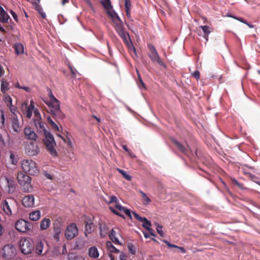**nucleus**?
I'll use <instances>...</instances> for the list:
<instances>
[{"label":"nucleus","mask_w":260,"mask_h":260,"mask_svg":"<svg viewBox=\"0 0 260 260\" xmlns=\"http://www.w3.org/2000/svg\"><path fill=\"white\" fill-rule=\"evenodd\" d=\"M4 101L8 106H12V100L9 95L5 94L4 95Z\"/></svg>","instance_id":"obj_42"},{"label":"nucleus","mask_w":260,"mask_h":260,"mask_svg":"<svg viewBox=\"0 0 260 260\" xmlns=\"http://www.w3.org/2000/svg\"><path fill=\"white\" fill-rule=\"evenodd\" d=\"M27 108V104L26 103H23L21 105V110L23 113L24 111L26 110Z\"/></svg>","instance_id":"obj_54"},{"label":"nucleus","mask_w":260,"mask_h":260,"mask_svg":"<svg viewBox=\"0 0 260 260\" xmlns=\"http://www.w3.org/2000/svg\"><path fill=\"white\" fill-rule=\"evenodd\" d=\"M12 126L15 132H18L19 128V121L17 116H14L12 121Z\"/></svg>","instance_id":"obj_27"},{"label":"nucleus","mask_w":260,"mask_h":260,"mask_svg":"<svg viewBox=\"0 0 260 260\" xmlns=\"http://www.w3.org/2000/svg\"><path fill=\"white\" fill-rule=\"evenodd\" d=\"M109 237L110 239L112 241L113 243L115 244H119V241L117 238L116 237V232L114 230H112L109 233Z\"/></svg>","instance_id":"obj_35"},{"label":"nucleus","mask_w":260,"mask_h":260,"mask_svg":"<svg viewBox=\"0 0 260 260\" xmlns=\"http://www.w3.org/2000/svg\"><path fill=\"white\" fill-rule=\"evenodd\" d=\"M138 85L140 88H145V84L143 82L142 79H140V80L139 81V82L138 83Z\"/></svg>","instance_id":"obj_58"},{"label":"nucleus","mask_w":260,"mask_h":260,"mask_svg":"<svg viewBox=\"0 0 260 260\" xmlns=\"http://www.w3.org/2000/svg\"><path fill=\"white\" fill-rule=\"evenodd\" d=\"M2 253L3 257L6 259H11L15 257L16 250L13 245L7 244L3 247Z\"/></svg>","instance_id":"obj_7"},{"label":"nucleus","mask_w":260,"mask_h":260,"mask_svg":"<svg viewBox=\"0 0 260 260\" xmlns=\"http://www.w3.org/2000/svg\"><path fill=\"white\" fill-rule=\"evenodd\" d=\"M110 18L114 23V27L117 33L124 30L123 23L117 14L113 15L112 17H110Z\"/></svg>","instance_id":"obj_12"},{"label":"nucleus","mask_w":260,"mask_h":260,"mask_svg":"<svg viewBox=\"0 0 260 260\" xmlns=\"http://www.w3.org/2000/svg\"><path fill=\"white\" fill-rule=\"evenodd\" d=\"M232 182L233 184L238 186L239 188H242L243 187V184L239 183L235 179H232Z\"/></svg>","instance_id":"obj_53"},{"label":"nucleus","mask_w":260,"mask_h":260,"mask_svg":"<svg viewBox=\"0 0 260 260\" xmlns=\"http://www.w3.org/2000/svg\"><path fill=\"white\" fill-rule=\"evenodd\" d=\"M70 69L72 73V78H75L76 76V73L77 72V70L75 68H72L71 66H70Z\"/></svg>","instance_id":"obj_52"},{"label":"nucleus","mask_w":260,"mask_h":260,"mask_svg":"<svg viewBox=\"0 0 260 260\" xmlns=\"http://www.w3.org/2000/svg\"><path fill=\"white\" fill-rule=\"evenodd\" d=\"M35 9L38 11L43 18H46V14L43 11V8L40 5L36 4L35 5Z\"/></svg>","instance_id":"obj_40"},{"label":"nucleus","mask_w":260,"mask_h":260,"mask_svg":"<svg viewBox=\"0 0 260 260\" xmlns=\"http://www.w3.org/2000/svg\"><path fill=\"white\" fill-rule=\"evenodd\" d=\"M109 198H110L109 201L107 202V204L108 205H110L113 203H115V208H116L117 210H118L120 211L123 212V211L124 210L125 208L123 207L119 204V201L116 197H115L114 196H111Z\"/></svg>","instance_id":"obj_19"},{"label":"nucleus","mask_w":260,"mask_h":260,"mask_svg":"<svg viewBox=\"0 0 260 260\" xmlns=\"http://www.w3.org/2000/svg\"><path fill=\"white\" fill-rule=\"evenodd\" d=\"M125 12L126 16L129 18L131 16V0H124Z\"/></svg>","instance_id":"obj_31"},{"label":"nucleus","mask_w":260,"mask_h":260,"mask_svg":"<svg viewBox=\"0 0 260 260\" xmlns=\"http://www.w3.org/2000/svg\"><path fill=\"white\" fill-rule=\"evenodd\" d=\"M85 231L84 234L87 237L88 234H91L94 231V225L90 218H87L84 221Z\"/></svg>","instance_id":"obj_18"},{"label":"nucleus","mask_w":260,"mask_h":260,"mask_svg":"<svg viewBox=\"0 0 260 260\" xmlns=\"http://www.w3.org/2000/svg\"><path fill=\"white\" fill-rule=\"evenodd\" d=\"M14 201L9 200H5L2 204V207L4 211L8 215L12 214L13 210L15 209Z\"/></svg>","instance_id":"obj_11"},{"label":"nucleus","mask_w":260,"mask_h":260,"mask_svg":"<svg viewBox=\"0 0 260 260\" xmlns=\"http://www.w3.org/2000/svg\"><path fill=\"white\" fill-rule=\"evenodd\" d=\"M22 204L26 207H32L35 204V198L31 195L25 196L22 199Z\"/></svg>","instance_id":"obj_17"},{"label":"nucleus","mask_w":260,"mask_h":260,"mask_svg":"<svg viewBox=\"0 0 260 260\" xmlns=\"http://www.w3.org/2000/svg\"><path fill=\"white\" fill-rule=\"evenodd\" d=\"M78 233V229L75 223H71L67 226L65 231V236L67 239H72L75 238Z\"/></svg>","instance_id":"obj_9"},{"label":"nucleus","mask_w":260,"mask_h":260,"mask_svg":"<svg viewBox=\"0 0 260 260\" xmlns=\"http://www.w3.org/2000/svg\"><path fill=\"white\" fill-rule=\"evenodd\" d=\"M23 171L30 175H35L39 172V169L35 161L31 159H24L21 162Z\"/></svg>","instance_id":"obj_2"},{"label":"nucleus","mask_w":260,"mask_h":260,"mask_svg":"<svg viewBox=\"0 0 260 260\" xmlns=\"http://www.w3.org/2000/svg\"><path fill=\"white\" fill-rule=\"evenodd\" d=\"M17 180L20 185L23 187L24 191H31V178L29 176L22 172H19L17 175Z\"/></svg>","instance_id":"obj_3"},{"label":"nucleus","mask_w":260,"mask_h":260,"mask_svg":"<svg viewBox=\"0 0 260 260\" xmlns=\"http://www.w3.org/2000/svg\"><path fill=\"white\" fill-rule=\"evenodd\" d=\"M7 183L8 191L9 193H13L15 191L16 185L15 182L8 178H6Z\"/></svg>","instance_id":"obj_23"},{"label":"nucleus","mask_w":260,"mask_h":260,"mask_svg":"<svg viewBox=\"0 0 260 260\" xmlns=\"http://www.w3.org/2000/svg\"><path fill=\"white\" fill-rule=\"evenodd\" d=\"M10 16L5 11L4 12H0V21L3 23H7Z\"/></svg>","instance_id":"obj_34"},{"label":"nucleus","mask_w":260,"mask_h":260,"mask_svg":"<svg viewBox=\"0 0 260 260\" xmlns=\"http://www.w3.org/2000/svg\"><path fill=\"white\" fill-rule=\"evenodd\" d=\"M164 242L166 244V245L169 247H174V248H178L179 249L180 251L182 252V253H185L186 252V250L185 249H184V248H183V247H179L177 245H174V244H171L170 242H169L168 241H164Z\"/></svg>","instance_id":"obj_41"},{"label":"nucleus","mask_w":260,"mask_h":260,"mask_svg":"<svg viewBox=\"0 0 260 260\" xmlns=\"http://www.w3.org/2000/svg\"><path fill=\"white\" fill-rule=\"evenodd\" d=\"M123 212H124V213L127 216H128L131 219L132 218V215H131V212L130 210L125 208L124 210L123 211Z\"/></svg>","instance_id":"obj_56"},{"label":"nucleus","mask_w":260,"mask_h":260,"mask_svg":"<svg viewBox=\"0 0 260 260\" xmlns=\"http://www.w3.org/2000/svg\"><path fill=\"white\" fill-rule=\"evenodd\" d=\"M127 152L128 153V154L129 155V156H130L131 157H132V158H135V157H136V155H135V154H134L133 153V152H132V151L131 150H130V149H129V151H127Z\"/></svg>","instance_id":"obj_64"},{"label":"nucleus","mask_w":260,"mask_h":260,"mask_svg":"<svg viewBox=\"0 0 260 260\" xmlns=\"http://www.w3.org/2000/svg\"><path fill=\"white\" fill-rule=\"evenodd\" d=\"M51 224V220L50 219L45 218L43 219L40 222V230L44 231L48 229Z\"/></svg>","instance_id":"obj_24"},{"label":"nucleus","mask_w":260,"mask_h":260,"mask_svg":"<svg viewBox=\"0 0 260 260\" xmlns=\"http://www.w3.org/2000/svg\"><path fill=\"white\" fill-rule=\"evenodd\" d=\"M192 75L193 77H194L197 80H199L200 77V73L199 71H195L193 73H192Z\"/></svg>","instance_id":"obj_51"},{"label":"nucleus","mask_w":260,"mask_h":260,"mask_svg":"<svg viewBox=\"0 0 260 260\" xmlns=\"http://www.w3.org/2000/svg\"><path fill=\"white\" fill-rule=\"evenodd\" d=\"M57 136H58L59 137H60L65 143H68L69 145H71L72 142H71V140H70V139L68 138V141L67 142L66 139L64 138H63V137H62L60 135L57 134Z\"/></svg>","instance_id":"obj_55"},{"label":"nucleus","mask_w":260,"mask_h":260,"mask_svg":"<svg viewBox=\"0 0 260 260\" xmlns=\"http://www.w3.org/2000/svg\"><path fill=\"white\" fill-rule=\"evenodd\" d=\"M88 254L90 258H97L99 256V250L95 246H92L88 249Z\"/></svg>","instance_id":"obj_22"},{"label":"nucleus","mask_w":260,"mask_h":260,"mask_svg":"<svg viewBox=\"0 0 260 260\" xmlns=\"http://www.w3.org/2000/svg\"><path fill=\"white\" fill-rule=\"evenodd\" d=\"M45 103L48 106V107L52 108V109L51 110L52 113L56 111H58V110L60 109V102L57 99L55 102L48 101L45 102Z\"/></svg>","instance_id":"obj_20"},{"label":"nucleus","mask_w":260,"mask_h":260,"mask_svg":"<svg viewBox=\"0 0 260 260\" xmlns=\"http://www.w3.org/2000/svg\"><path fill=\"white\" fill-rule=\"evenodd\" d=\"M34 123L38 131L40 133L44 134L45 138L43 139V142L48 151L52 156L54 157L57 156L58 153L55 148L56 143L53 135L46 129V123L42 121V119H35Z\"/></svg>","instance_id":"obj_1"},{"label":"nucleus","mask_w":260,"mask_h":260,"mask_svg":"<svg viewBox=\"0 0 260 260\" xmlns=\"http://www.w3.org/2000/svg\"><path fill=\"white\" fill-rule=\"evenodd\" d=\"M26 153L29 156L37 155L39 151V148L35 142H31L25 146Z\"/></svg>","instance_id":"obj_10"},{"label":"nucleus","mask_w":260,"mask_h":260,"mask_svg":"<svg viewBox=\"0 0 260 260\" xmlns=\"http://www.w3.org/2000/svg\"><path fill=\"white\" fill-rule=\"evenodd\" d=\"M109 209L111 210V211L114 214L117 215V216H119L121 217H122L123 218H124V216L123 214H121L120 213H119V212H118L116 210H115L114 209V208H113V207L112 206H110L109 207Z\"/></svg>","instance_id":"obj_47"},{"label":"nucleus","mask_w":260,"mask_h":260,"mask_svg":"<svg viewBox=\"0 0 260 260\" xmlns=\"http://www.w3.org/2000/svg\"><path fill=\"white\" fill-rule=\"evenodd\" d=\"M53 226L54 232H61L62 224L61 219L56 218L53 223Z\"/></svg>","instance_id":"obj_25"},{"label":"nucleus","mask_w":260,"mask_h":260,"mask_svg":"<svg viewBox=\"0 0 260 260\" xmlns=\"http://www.w3.org/2000/svg\"><path fill=\"white\" fill-rule=\"evenodd\" d=\"M101 4L106 10V12L109 17H112L113 15L117 14L113 9L110 0H103L101 1Z\"/></svg>","instance_id":"obj_14"},{"label":"nucleus","mask_w":260,"mask_h":260,"mask_svg":"<svg viewBox=\"0 0 260 260\" xmlns=\"http://www.w3.org/2000/svg\"><path fill=\"white\" fill-rule=\"evenodd\" d=\"M24 135L26 139L36 141L38 138L37 135L30 127H26L24 129Z\"/></svg>","instance_id":"obj_16"},{"label":"nucleus","mask_w":260,"mask_h":260,"mask_svg":"<svg viewBox=\"0 0 260 260\" xmlns=\"http://www.w3.org/2000/svg\"><path fill=\"white\" fill-rule=\"evenodd\" d=\"M106 245L108 249L111 252L118 253L119 252V250H118L114 246H113L111 242H107L106 243Z\"/></svg>","instance_id":"obj_38"},{"label":"nucleus","mask_w":260,"mask_h":260,"mask_svg":"<svg viewBox=\"0 0 260 260\" xmlns=\"http://www.w3.org/2000/svg\"><path fill=\"white\" fill-rule=\"evenodd\" d=\"M15 155L13 153H11L10 154V159L12 160V163L14 165H16L17 163V160L15 159Z\"/></svg>","instance_id":"obj_59"},{"label":"nucleus","mask_w":260,"mask_h":260,"mask_svg":"<svg viewBox=\"0 0 260 260\" xmlns=\"http://www.w3.org/2000/svg\"><path fill=\"white\" fill-rule=\"evenodd\" d=\"M19 246L21 252L24 254L30 253L34 248V243L32 240L29 238H24L20 240Z\"/></svg>","instance_id":"obj_4"},{"label":"nucleus","mask_w":260,"mask_h":260,"mask_svg":"<svg viewBox=\"0 0 260 260\" xmlns=\"http://www.w3.org/2000/svg\"><path fill=\"white\" fill-rule=\"evenodd\" d=\"M172 142L175 145L176 147L184 154L186 155L188 153V147H185L175 139L172 140Z\"/></svg>","instance_id":"obj_21"},{"label":"nucleus","mask_w":260,"mask_h":260,"mask_svg":"<svg viewBox=\"0 0 260 260\" xmlns=\"http://www.w3.org/2000/svg\"><path fill=\"white\" fill-rule=\"evenodd\" d=\"M47 121L51 127L57 132H59V128L58 125L52 120L50 117H47Z\"/></svg>","instance_id":"obj_37"},{"label":"nucleus","mask_w":260,"mask_h":260,"mask_svg":"<svg viewBox=\"0 0 260 260\" xmlns=\"http://www.w3.org/2000/svg\"><path fill=\"white\" fill-rule=\"evenodd\" d=\"M1 90L4 94L9 90V83L6 82L4 79L1 80Z\"/></svg>","instance_id":"obj_30"},{"label":"nucleus","mask_w":260,"mask_h":260,"mask_svg":"<svg viewBox=\"0 0 260 260\" xmlns=\"http://www.w3.org/2000/svg\"><path fill=\"white\" fill-rule=\"evenodd\" d=\"M54 232V236H53V237L55 239H56L57 241H59V235L60 234V233H61V232Z\"/></svg>","instance_id":"obj_60"},{"label":"nucleus","mask_w":260,"mask_h":260,"mask_svg":"<svg viewBox=\"0 0 260 260\" xmlns=\"http://www.w3.org/2000/svg\"><path fill=\"white\" fill-rule=\"evenodd\" d=\"M127 248L129 252L132 254H135L136 252V247L131 243H129L127 244Z\"/></svg>","instance_id":"obj_45"},{"label":"nucleus","mask_w":260,"mask_h":260,"mask_svg":"<svg viewBox=\"0 0 260 260\" xmlns=\"http://www.w3.org/2000/svg\"><path fill=\"white\" fill-rule=\"evenodd\" d=\"M47 91L48 92L49 97L50 98L49 101H55V102L56 100H57V99L53 94L51 90L49 88H48Z\"/></svg>","instance_id":"obj_46"},{"label":"nucleus","mask_w":260,"mask_h":260,"mask_svg":"<svg viewBox=\"0 0 260 260\" xmlns=\"http://www.w3.org/2000/svg\"><path fill=\"white\" fill-rule=\"evenodd\" d=\"M117 171L119 172L123 177V178L127 180V181H131L132 180V177L129 175H128L125 171H123V170H121L119 168L116 169Z\"/></svg>","instance_id":"obj_39"},{"label":"nucleus","mask_w":260,"mask_h":260,"mask_svg":"<svg viewBox=\"0 0 260 260\" xmlns=\"http://www.w3.org/2000/svg\"><path fill=\"white\" fill-rule=\"evenodd\" d=\"M32 110L27 108L24 112H23V114H25L27 118H30L32 116Z\"/></svg>","instance_id":"obj_48"},{"label":"nucleus","mask_w":260,"mask_h":260,"mask_svg":"<svg viewBox=\"0 0 260 260\" xmlns=\"http://www.w3.org/2000/svg\"><path fill=\"white\" fill-rule=\"evenodd\" d=\"M133 214L135 218H136L139 221L142 222V226L147 230H150V229L151 226V223L150 221L147 220V219L145 217H142L137 213L133 212Z\"/></svg>","instance_id":"obj_15"},{"label":"nucleus","mask_w":260,"mask_h":260,"mask_svg":"<svg viewBox=\"0 0 260 260\" xmlns=\"http://www.w3.org/2000/svg\"><path fill=\"white\" fill-rule=\"evenodd\" d=\"M10 13L11 14V15H12L13 18H14V19L16 22H18V18L17 14L12 10L10 11Z\"/></svg>","instance_id":"obj_57"},{"label":"nucleus","mask_w":260,"mask_h":260,"mask_svg":"<svg viewBox=\"0 0 260 260\" xmlns=\"http://www.w3.org/2000/svg\"><path fill=\"white\" fill-rule=\"evenodd\" d=\"M200 27L202 29L204 34V38L206 39V41H208L209 35L211 32L209 26L204 25L200 26Z\"/></svg>","instance_id":"obj_28"},{"label":"nucleus","mask_w":260,"mask_h":260,"mask_svg":"<svg viewBox=\"0 0 260 260\" xmlns=\"http://www.w3.org/2000/svg\"><path fill=\"white\" fill-rule=\"evenodd\" d=\"M68 260H85L81 255H77L74 253H70L68 254Z\"/></svg>","instance_id":"obj_32"},{"label":"nucleus","mask_w":260,"mask_h":260,"mask_svg":"<svg viewBox=\"0 0 260 260\" xmlns=\"http://www.w3.org/2000/svg\"><path fill=\"white\" fill-rule=\"evenodd\" d=\"M41 217V212L36 210L30 212L29 214V218L32 221H37Z\"/></svg>","instance_id":"obj_26"},{"label":"nucleus","mask_w":260,"mask_h":260,"mask_svg":"<svg viewBox=\"0 0 260 260\" xmlns=\"http://www.w3.org/2000/svg\"><path fill=\"white\" fill-rule=\"evenodd\" d=\"M5 73V70L2 65L0 64V77L3 76Z\"/></svg>","instance_id":"obj_62"},{"label":"nucleus","mask_w":260,"mask_h":260,"mask_svg":"<svg viewBox=\"0 0 260 260\" xmlns=\"http://www.w3.org/2000/svg\"><path fill=\"white\" fill-rule=\"evenodd\" d=\"M14 48L17 55L22 54L24 53V46L21 43H16L15 45Z\"/></svg>","instance_id":"obj_29"},{"label":"nucleus","mask_w":260,"mask_h":260,"mask_svg":"<svg viewBox=\"0 0 260 260\" xmlns=\"http://www.w3.org/2000/svg\"><path fill=\"white\" fill-rule=\"evenodd\" d=\"M15 225L16 229L22 233L31 231L33 229V224L31 222L23 219L17 220Z\"/></svg>","instance_id":"obj_5"},{"label":"nucleus","mask_w":260,"mask_h":260,"mask_svg":"<svg viewBox=\"0 0 260 260\" xmlns=\"http://www.w3.org/2000/svg\"><path fill=\"white\" fill-rule=\"evenodd\" d=\"M228 16L230 17H232L244 24H246L250 28H253L254 27V25L250 24V23H249L247 22V21L246 20H245L243 18H242V17H237L236 16H232L231 15H228Z\"/></svg>","instance_id":"obj_33"},{"label":"nucleus","mask_w":260,"mask_h":260,"mask_svg":"<svg viewBox=\"0 0 260 260\" xmlns=\"http://www.w3.org/2000/svg\"><path fill=\"white\" fill-rule=\"evenodd\" d=\"M117 34L121 37L123 42L127 46V47L129 48H132L135 52L136 49L133 45L132 42L129 38V34L128 32H126L125 30L119 32Z\"/></svg>","instance_id":"obj_13"},{"label":"nucleus","mask_w":260,"mask_h":260,"mask_svg":"<svg viewBox=\"0 0 260 260\" xmlns=\"http://www.w3.org/2000/svg\"><path fill=\"white\" fill-rule=\"evenodd\" d=\"M52 114L55 117L59 119H63L65 117V115L61 111L60 109L58 110V111L53 112L52 113Z\"/></svg>","instance_id":"obj_44"},{"label":"nucleus","mask_w":260,"mask_h":260,"mask_svg":"<svg viewBox=\"0 0 260 260\" xmlns=\"http://www.w3.org/2000/svg\"><path fill=\"white\" fill-rule=\"evenodd\" d=\"M36 253L40 255H45L48 251L47 244L45 241L37 240L35 242Z\"/></svg>","instance_id":"obj_8"},{"label":"nucleus","mask_w":260,"mask_h":260,"mask_svg":"<svg viewBox=\"0 0 260 260\" xmlns=\"http://www.w3.org/2000/svg\"><path fill=\"white\" fill-rule=\"evenodd\" d=\"M139 192L141 194L143 199V202L144 205H148L151 202V200L148 198L147 194L142 190H140Z\"/></svg>","instance_id":"obj_36"},{"label":"nucleus","mask_w":260,"mask_h":260,"mask_svg":"<svg viewBox=\"0 0 260 260\" xmlns=\"http://www.w3.org/2000/svg\"><path fill=\"white\" fill-rule=\"evenodd\" d=\"M100 229L101 231V235L102 237L107 234V229L105 224H100Z\"/></svg>","instance_id":"obj_43"},{"label":"nucleus","mask_w":260,"mask_h":260,"mask_svg":"<svg viewBox=\"0 0 260 260\" xmlns=\"http://www.w3.org/2000/svg\"><path fill=\"white\" fill-rule=\"evenodd\" d=\"M27 108L34 110L35 109V105L33 101H30V104L28 106H27Z\"/></svg>","instance_id":"obj_61"},{"label":"nucleus","mask_w":260,"mask_h":260,"mask_svg":"<svg viewBox=\"0 0 260 260\" xmlns=\"http://www.w3.org/2000/svg\"><path fill=\"white\" fill-rule=\"evenodd\" d=\"M34 115L35 117V119H42L41 114H40L39 110L37 109H35L34 110Z\"/></svg>","instance_id":"obj_50"},{"label":"nucleus","mask_w":260,"mask_h":260,"mask_svg":"<svg viewBox=\"0 0 260 260\" xmlns=\"http://www.w3.org/2000/svg\"><path fill=\"white\" fill-rule=\"evenodd\" d=\"M120 260H126V255L124 253H121L120 255Z\"/></svg>","instance_id":"obj_63"},{"label":"nucleus","mask_w":260,"mask_h":260,"mask_svg":"<svg viewBox=\"0 0 260 260\" xmlns=\"http://www.w3.org/2000/svg\"><path fill=\"white\" fill-rule=\"evenodd\" d=\"M148 47L150 51L149 57L153 62H156L160 66L166 68V64L161 59L155 47L151 44H148Z\"/></svg>","instance_id":"obj_6"},{"label":"nucleus","mask_w":260,"mask_h":260,"mask_svg":"<svg viewBox=\"0 0 260 260\" xmlns=\"http://www.w3.org/2000/svg\"><path fill=\"white\" fill-rule=\"evenodd\" d=\"M162 226L158 225L156 228V230L158 234L162 237H164V232L162 230Z\"/></svg>","instance_id":"obj_49"}]
</instances>
